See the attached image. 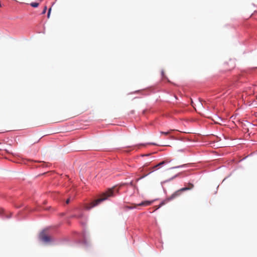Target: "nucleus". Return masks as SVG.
<instances>
[{
    "label": "nucleus",
    "instance_id": "nucleus-1",
    "mask_svg": "<svg viewBox=\"0 0 257 257\" xmlns=\"http://www.w3.org/2000/svg\"><path fill=\"white\" fill-rule=\"evenodd\" d=\"M115 188L109 189L106 192L103 193L100 195V197L96 200L91 202L89 204H87L85 206V208L87 210H89L91 208L98 205L101 202L106 200L109 197L113 196L114 195ZM116 191L118 190L116 189Z\"/></svg>",
    "mask_w": 257,
    "mask_h": 257
},
{
    "label": "nucleus",
    "instance_id": "nucleus-2",
    "mask_svg": "<svg viewBox=\"0 0 257 257\" xmlns=\"http://www.w3.org/2000/svg\"><path fill=\"white\" fill-rule=\"evenodd\" d=\"M185 191L182 188L175 191L173 194H172L169 197L167 198L164 201L162 202L159 205V207H160L162 205H164L166 202H168L171 200L174 199L179 196H180L182 193Z\"/></svg>",
    "mask_w": 257,
    "mask_h": 257
},
{
    "label": "nucleus",
    "instance_id": "nucleus-3",
    "mask_svg": "<svg viewBox=\"0 0 257 257\" xmlns=\"http://www.w3.org/2000/svg\"><path fill=\"white\" fill-rule=\"evenodd\" d=\"M39 238L41 241L45 243L51 242L52 240V238L48 235L45 231H42L40 233Z\"/></svg>",
    "mask_w": 257,
    "mask_h": 257
},
{
    "label": "nucleus",
    "instance_id": "nucleus-4",
    "mask_svg": "<svg viewBox=\"0 0 257 257\" xmlns=\"http://www.w3.org/2000/svg\"><path fill=\"white\" fill-rule=\"evenodd\" d=\"M152 203V201H145L139 204H132L131 206H127L126 207L128 209H133L136 208L137 206H147L150 205Z\"/></svg>",
    "mask_w": 257,
    "mask_h": 257
},
{
    "label": "nucleus",
    "instance_id": "nucleus-5",
    "mask_svg": "<svg viewBox=\"0 0 257 257\" xmlns=\"http://www.w3.org/2000/svg\"><path fill=\"white\" fill-rule=\"evenodd\" d=\"M170 162V161L169 160H166L161 162L159 163L157 165L154 166L151 169V172H153L155 169H158V168L162 167L164 165H166Z\"/></svg>",
    "mask_w": 257,
    "mask_h": 257
},
{
    "label": "nucleus",
    "instance_id": "nucleus-6",
    "mask_svg": "<svg viewBox=\"0 0 257 257\" xmlns=\"http://www.w3.org/2000/svg\"><path fill=\"white\" fill-rule=\"evenodd\" d=\"M194 187V185L192 183H189L187 187L183 188L184 190L187 191L192 189Z\"/></svg>",
    "mask_w": 257,
    "mask_h": 257
},
{
    "label": "nucleus",
    "instance_id": "nucleus-7",
    "mask_svg": "<svg viewBox=\"0 0 257 257\" xmlns=\"http://www.w3.org/2000/svg\"><path fill=\"white\" fill-rule=\"evenodd\" d=\"M173 131V130H171L169 131H167V132H161L160 133L161 134H163V135H169L171 134V133Z\"/></svg>",
    "mask_w": 257,
    "mask_h": 257
},
{
    "label": "nucleus",
    "instance_id": "nucleus-8",
    "mask_svg": "<svg viewBox=\"0 0 257 257\" xmlns=\"http://www.w3.org/2000/svg\"><path fill=\"white\" fill-rule=\"evenodd\" d=\"M39 4L38 3H32L30 5L34 8H37L39 6Z\"/></svg>",
    "mask_w": 257,
    "mask_h": 257
},
{
    "label": "nucleus",
    "instance_id": "nucleus-9",
    "mask_svg": "<svg viewBox=\"0 0 257 257\" xmlns=\"http://www.w3.org/2000/svg\"><path fill=\"white\" fill-rule=\"evenodd\" d=\"M46 10H47V7H46V6H45V8H44V10H43V12H42V14H45V13H46Z\"/></svg>",
    "mask_w": 257,
    "mask_h": 257
},
{
    "label": "nucleus",
    "instance_id": "nucleus-10",
    "mask_svg": "<svg viewBox=\"0 0 257 257\" xmlns=\"http://www.w3.org/2000/svg\"><path fill=\"white\" fill-rule=\"evenodd\" d=\"M184 166H185V165H183L179 166L173 167H172V168H171V169L178 168H179V167H183Z\"/></svg>",
    "mask_w": 257,
    "mask_h": 257
},
{
    "label": "nucleus",
    "instance_id": "nucleus-11",
    "mask_svg": "<svg viewBox=\"0 0 257 257\" xmlns=\"http://www.w3.org/2000/svg\"><path fill=\"white\" fill-rule=\"evenodd\" d=\"M51 10V8H50V9H49V11H48V14H47V17H48V18H49V17H50Z\"/></svg>",
    "mask_w": 257,
    "mask_h": 257
},
{
    "label": "nucleus",
    "instance_id": "nucleus-12",
    "mask_svg": "<svg viewBox=\"0 0 257 257\" xmlns=\"http://www.w3.org/2000/svg\"><path fill=\"white\" fill-rule=\"evenodd\" d=\"M69 202H70V199L69 198L66 200V204H68L69 203Z\"/></svg>",
    "mask_w": 257,
    "mask_h": 257
},
{
    "label": "nucleus",
    "instance_id": "nucleus-13",
    "mask_svg": "<svg viewBox=\"0 0 257 257\" xmlns=\"http://www.w3.org/2000/svg\"><path fill=\"white\" fill-rule=\"evenodd\" d=\"M4 211V210L3 209H0V213H3Z\"/></svg>",
    "mask_w": 257,
    "mask_h": 257
},
{
    "label": "nucleus",
    "instance_id": "nucleus-14",
    "mask_svg": "<svg viewBox=\"0 0 257 257\" xmlns=\"http://www.w3.org/2000/svg\"><path fill=\"white\" fill-rule=\"evenodd\" d=\"M150 144H151V145H156V144H155V143H151Z\"/></svg>",
    "mask_w": 257,
    "mask_h": 257
},
{
    "label": "nucleus",
    "instance_id": "nucleus-15",
    "mask_svg": "<svg viewBox=\"0 0 257 257\" xmlns=\"http://www.w3.org/2000/svg\"><path fill=\"white\" fill-rule=\"evenodd\" d=\"M193 101H191V104H192V105L194 107V105H193Z\"/></svg>",
    "mask_w": 257,
    "mask_h": 257
},
{
    "label": "nucleus",
    "instance_id": "nucleus-16",
    "mask_svg": "<svg viewBox=\"0 0 257 257\" xmlns=\"http://www.w3.org/2000/svg\"><path fill=\"white\" fill-rule=\"evenodd\" d=\"M82 216V215H80L79 216H78V217L80 218Z\"/></svg>",
    "mask_w": 257,
    "mask_h": 257
}]
</instances>
